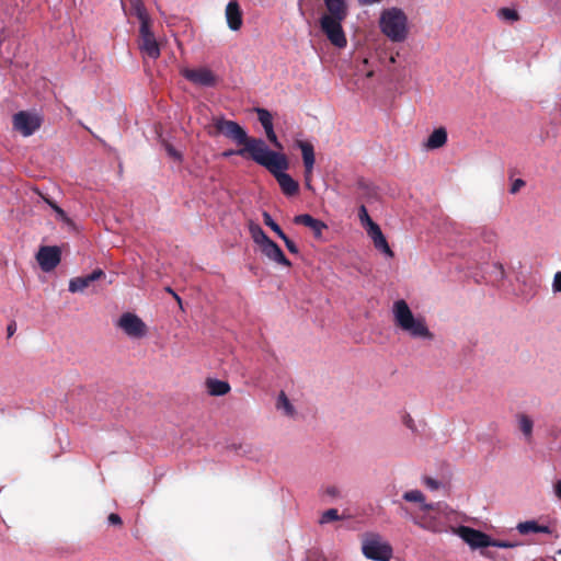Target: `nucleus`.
<instances>
[{
  "label": "nucleus",
  "mask_w": 561,
  "mask_h": 561,
  "mask_svg": "<svg viewBox=\"0 0 561 561\" xmlns=\"http://www.w3.org/2000/svg\"><path fill=\"white\" fill-rule=\"evenodd\" d=\"M392 312L396 325L407 332L411 337L423 340L434 339L433 333L427 328L425 319L423 317H414L405 300L400 299L394 301Z\"/></svg>",
  "instance_id": "nucleus-1"
},
{
  "label": "nucleus",
  "mask_w": 561,
  "mask_h": 561,
  "mask_svg": "<svg viewBox=\"0 0 561 561\" xmlns=\"http://www.w3.org/2000/svg\"><path fill=\"white\" fill-rule=\"evenodd\" d=\"M379 27L381 33L393 43H402L409 34L408 16L399 8L385 9L380 13Z\"/></svg>",
  "instance_id": "nucleus-2"
},
{
  "label": "nucleus",
  "mask_w": 561,
  "mask_h": 561,
  "mask_svg": "<svg viewBox=\"0 0 561 561\" xmlns=\"http://www.w3.org/2000/svg\"><path fill=\"white\" fill-rule=\"evenodd\" d=\"M402 499L407 502L417 503L420 505V511L424 513L423 515H419L410 511L402 503L397 502L400 511L404 514V516L411 518L412 522L419 527L431 529L432 520L425 514L430 511H433L435 508V504L426 503L425 495L420 490L407 491L403 493Z\"/></svg>",
  "instance_id": "nucleus-3"
},
{
  "label": "nucleus",
  "mask_w": 561,
  "mask_h": 561,
  "mask_svg": "<svg viewBox=\"0 0 561 561\" xmlns=\"http://www.w3.org/2000/svg\"><path fill=\"white\" fill-rule=\"evenodd\" d=\"M213 126L215 128V133H209L210 135H224L234 141L238 146L243 147L250 137L245 129L237 122L226 119L225 117H214Z\"/></svg>",
  "instance_id": "nucleus-4"
},
{
  "label": "nucleus",
  "mask_w": 561,
  "mask_h": 561,
  "mask_svg": "<svg viewBox=\"0 0 561 561\" xmlns=\"http://www.w3.org/2000/svg\"><path fill=\"white\" fill-rule=\"evenodd\" d=\"M363 554L374 561H390L392 547L382 541L378 535L367 536L362 546Z\"/></svg>",
  "instance_id": "nucleus-5"
},
{
  "label": "nucleus",
  "mask_w": 561,
  "mask_h": 561,
  "mask_svg": "<svg viewBox=\"0 0 561 561\" xmlns=\"http://www.w3.org/2000/svg\"><path fill=\"white\" fill-rule=\"evenodd\" d=\"M345 19H337L330 15H322L320 18V28L327 36L329 42L337 47L344 48L347 44L345 33L342 27V23Z\"/></svg>",
  "instance_id": "nucleus-6"
},
{
  "label": "nucleus",
  "mask_w": 561,
  "mask_h": 561,
  "mask_svg": "<svg viewBox=\"0 0 561 561\" xmlns=\"http://www.w3.org/2000/svg\"><path fill=\"white\" fill-rule=\"evenodd\" d=\"M42 123V116L35 112L20 111L12 118L13 128L24 137L33 135Z\"/></svg>",
  "instance_id": "nucleus-7"
},
{
  "label": "nucleus",
  "mask_w": 561,
  "mask_h": 561,
  "mask_svg": "<svg viewBox=\"0 0 561 561\" xmlns=\"http://www.w3.org/2000/svg\"><path fill=\"white\" fill-rule=\"evenodd\" d=\"M273 151L268 149L265 141L261 138L249 137L241 149H238V156L247 154L261 165L262 160H266Z\"/></svg>",
  "instance_id": "nucleus-8"
},
{
  "label": "nucleus",
  "mask_w": 561,
  "mask_h": 561,
  "mask_svg": "<svg viewBox=\"0 0 561 561\" xmlns=\"http://www.w3.org/2000/svg\"><path fill=\"white\" fill-rule=\"evenodd\" d=\"M117 327L133 339H141L147 334L146 323L131 312L123 313L118 319Z\"/></svg>",
  "instance_id": "nucleus-9"
},
{
  "label": "nucleus",
  "mask_w": 561,
  "mask_h": 561,
  "mask_svg": "<svg viewBox=\"0 0 561 561\" xmlns=\"http://www.w3.org/2000/svg\"><path fill=\"white\" fill-rule=\"evenodd\" d=\"M296 147H298L301 150L302 156V162H304V176H305V184L307 188H311V180H312V173L313 168L316 163V156H314V148L313 145L306 140H299L297 139L295 141Z\"/></svg>",
  "instance_id": "nucleus-10"
},
{
  "label": "nucleus",
  "mask_w": 561,
  "mask_h": 561,
  "mask_svg": "<svg viewBox=\"0 0 561 561\" xmlns=\"http://www.w3.org/2000/svg\"><path fill=\"white\" fill-rule=\"evenodd\" d=\"M36 260L44 272H50L61 261V250L57 245H43L39 248Z\"/></svg>",
  "instance_id": "nucleus-11"
},
{
  "label": "nucleus",
  "mask_w": 561,
  "mask_h": 561,
  "mask_svg": "<svg viewBox=\"0 0 561 561\" xmlns=\"http://www.w3.org/2000/svg\"><path fill=\"white\" fill-rule=\"evenodd\" d=\"M457 534L472 549L490 547L491 537L481 530L468 526H459Z\"/></svg>",
  "instance_id": "nucleus-12"
},
{
  "label": "nucleus",
  "mask_w": 561,
  "mask_h": 561,
  "mask_svg": "<svg viewBox=\"0 0 561 561\" xmlns=\"http://www.w3.org/2000/svg\"><path fill=\"white\" fill-rule=\"evenodd\" d=\"M182 76L192 83L201 87H214L217 83V78L214 72L206 68L201 67L196 69L184 68L181 71Z\"/></svg>",
  "instance_id": "nucleus-13"
},
{
  "label": "nucleus",
  "mask_w": 561,
  "mask_h": 561,
  "mask_svg": "<svg viewBox=\"0 0 561 561\" xmlns=\"http://www.w3.org/2000/svg\"><path fill=\"white\" fill-rule=\"evenodd\" d=\"M139 48L149 58L157 59L160 56L159 44L151 32L150 25H140L139 27Z\"/></svg>",
  "instance_id": "nucleus-14"
},
{
  "label": "nucleus",
  "mask_w": 561,
  "mask_h": 561,
  "mask_svg": "<svg viewBox=\"0 0 561 561\" xmlns=\"http://www.w3.org/2000/svg\"><path fill=\"white\" fill-rule=\"evenodd\" d=\"M261 252L268 257L271 261L284 265L286 267H290V261L285 256L284 252L279 248V245L274 242L272 239H268L261 247Z\"/></svg>",
  "instance_id": "nucleus-15"
},
{
  "label": "nucleus",
  "mask_w": 561,
  "mask_h": 561,
  "mask_svg": "<svg viewBox=\"0 0 561 561\" xmlns=\"http://www.w3.org/2000/svg\"><path fill=\"white\" fill-rule=\"evenodd\" d=\"M261 165L266 168L275 178L276 174L285 173L288 169L289 162L284 153L273 151L266 160L261 161Z\"/></svg>",
  "instance_id": "nucleus-16"
},
{
  "label": "nucleus",
  "mask_w": 561,
  "mask_h": 561,
  "mask_svg": "<svg viewBox=\"0 0 561 561\" xmlns=\"http://www.w3.org/2000/svg\"><path fill=\"white\" fill-rule=\"evenodd\" d=\"M104 276H105V273L101 268H96L89 275L71 278L69 282V291L82 293L93 282L101 279Z\"/></svg>",
  "instance_id": "nucleus-17"
},
{
  "label": "nucleus",
  "mask_w": 561,
  "mask_h": 561,
  "mask_svg": "<svg viewBox=\"0 0 561 561\" xmlns=\"http://www.w3.org/2000/svg\"><path fill=\"white\" fill-rule=\"evenodd\" d=\"M367 234L373 240L374 247L385 253L389 257H393L394 253L390 249L386 237L383 236L380 227L376 222H371L370 227L367 228Z\"/></svg>",
  "instance_id": "nucleus-18"
},
{
  "label": "nucleus",
  "mask_w": 561,
  "mask_h": 561,
  "mask_svg": "<svg viewBox=\"0 0 561 561\" xmlns=\"http://www.w3.org/2000/svg\"><path fill=\"white\" fill-rule=\"evenodd\" d=\"M294 222L296 225H301L311 229L313 236L318 239L322 237L323 230L328 228L327 224H324L322 220L313 218L309 214H301L295 216Z\"/></svg>",
  "instance_id": "nucleus-19"
},
{
  "label": "nucleus",
  "mask_w": 561,
  "mask_h": 561,
  "mask_svg": "<svg viewBox=\"0 0 561 561\" xmlns=\"http://www.w3.org/2000/svg\"><path fill=\"white\" fill-rule=\"evenodd\" d=\"M226 20L231 31H239L242 26V11L236 0L228 2L226 7Z\"/></svg>",
  "instance_id": "nucleus-20"
},
{
  "label": "nucleus",
  "mask_w": 561,
  "mask_h": 561,
  "mask_svg": "<svg viewBox=\"0 0 561 561\" xmlns=\"http://www.w3.org/2000/svg\"><path fill=\"white\" fill-rule=\"evenodd\" d=\"M327 13L323 15H330L337 19H346L348 14V7L346 0H324Z\"/></svg>",
  "instance_id": "nucleus-21"
},
{
  "label": "nucleus",
  "mask_w": 561,
  "mask_h": 561,
  "mask_svg": "<svg viewBox=\"0 0 561 561\" xmlns=\"http://www.w3.org/2000/svg\"><path fill=\"white\" fill-rule=\"evenodd\" d=\"M276 181L286 196H294L299 191V184L288 173L276 174Z\"/></svg>",
  "instance_id": "nucleus-22"
},
{
  "label": "nucleus",
  "mask_w": 561,
  "mask_h": 561,
  "mask_svg": "<svg viewBox=\"0 0 561 561\" xmlns=\"http://www.w3.org/2000/svg\"><path fill=\"white\" fill-rule=\"evenodd\" d=\"M130 14H134L140 25H150L151 20L142 0H128Z\"/></svg>",
  "instance_id": "nucleus-23"
},
{
  "label": "nucleus",
  "mask_w": 561,
  "mask_h": 561,
  "mask_svg": "<svg viewBox=\"0 0 561 561\" xmlns=\"http://www.w3.org/2000/svg\"><path fill=\"white\" fill-rule=\"evenodd\" d=\"M447 141V131L444 127L435 129L425 144V147L430 150L438 149L443 147Z\"/></svg>",
  "instance_id": "nucleus-24"
},
{
  "label": "nucleus",
  "mask_w": 561,
  "mask_h": 561,
  "mask_svg": "<svg viewBox=\"0 0 561 561\" xmlns=\"http://www.w3.org/2000/svg\"><path fill=\"white\" fill-rule=\"evenodd\" d=\"M34 192L55 211L56 218L67 225H72V220L67 216L65 210L60 208L48 195L42 193L38 188H34Z\"/></svg>",
  "instance_id": "nucleus-25"
},
{
  "label": "nucleus",
  "mask_w": 561,
  "mask_h": 561,
  "mask_svg": "<svg viewBox=\"0 0 561 561\" xmlns=\"http://www.w3.org/2000/svg\"><path fill=\"white\" fill-rule=\"evenodd\" d=\"M517 530L522 535H528L530 533H542L550 534L551 529L549 526L539 525L536 520H526L517 525Z\"/></svg>",
  "instance_id": "nucleus-26"
},
{
  "label": "nucleus",
  "mask_w": 561,
  "mask_h": 561,
  "mask_svg": "<svg viewBox=\"0 0 561 561\" xmlns=\"http://www.w3.org/2000/svg\"><path fill=\"white\" fill-rule=\"evenodd\" d=\"M206 385L207 390L211 396H225L230 391V385L227 381L208 379Z\"/></svg>",
  "instance_id": "nucleus-27"
},
{
  "label": "nucleus",
  "mask_w": 561,
  "mask_h": 561,
  "mask_svg": "<svg viewBox=\"0 0 561 561\" xmlns=\"http://www.w3.org/2000/svg\"><path fill=\"white\" fill-rule=\"evenodd\" d=\"M249 230L253 241L259 247H261L264 242H266L270 239L257 224L250 222Z\"/></svg>",
  "instance_id": "nucleus-28"
},
{
  "label": "nucleus",
  "mask_w": 561,
  "mask_h": 561,
  "mask_svg": "<svg viewBox=\"0 0 561 561\" xmlns=\"http://www.w3.org/2000/svg\"><path fill=\"white\" fill-rule=\"evenodd\" d=\"M276 408L278 410H284L285 414L288 416H293L295 414V409L284 391L278 396Z\"/></svg>",
  "instance_id": "nucleus-29"
},
{
  "label": "nucleus",
  "mask_w": 561,
  "mask_h": 561,
  "mask_svg": "<svg viewBox=\"0 0 561 561\" xmlns=\"http://www.w3.org/2000/svg\"><path fill=\"white\" fill-rule=\"evenodd\" d=\"M518 422H519V430L523 432V434L527 438H530L531 434H533V426H534L533 420L526 414H520V415H518Z\"/></svg>",
  "instance_id": "nucleus-30"
},
{
  "label": "nucleus",
  "mask_w": 561,
  "mask_h": 561,
  "mask_svg": "<svg viewBox=\"0 0 561 561\" xmlns=\"http://www.w3.org/2000/svg\"><path fill=\"white\" fill-rule=\"evenodd\" d=\"M497 16L508 22H517L520 20L519 13L515 9L511 8H501L497 11Z\"/></svg>",
  "instance_id": "nucleus-31"
},
{
  "label": "nucleus",
  "mask_w": 561,
  "mask_h": 561,
  "mask_svg": "<svg viewBox=\"0 0 561 561\" xmlns=\"http://www.w3.org/2000/svg\"><path fill=\"white\" fill-rule=\"evenodd\" d=\"M257 118L264 130L273 126L272 114L265 108H256Z\"/></svg>",
  "instance_id": "nucleus-32"
},
{
  "label": "nucleus",
  "mask_w": 561,
  "mask_h": 561,
  "mask_svg": "<svg viewBox=\"0 0 561 561\" xmlns=\"http://www.w3.org/2000/svg\"><path fill=\"white\" fill-rule=\"evenodd\" d=\"M263 221L264 224L270 227L279 238L284 237V231L282 228L273 220L271 215L267 211H263Z\"/></svg>",
  "instance_id": "nucleus-33"
},
{
  "label": "nucleus",
  "mask_w": 561,
  "mask_h": 561,
  "mask_svg": "<svg viewBox=\"0 0 561 561\" xmlns=\"http://www.w3.org/2000/svg\"><path fill=\"white\" fill-rule=\"evenodd\" d=\"M340 519V515H339V512L336 508H330L328 511H325L321 518H320V523L321 524H327V523H331V522H335V520H339Z\"/></svg>",
  "instance_id": "nucleus-34"
},
{
  "label": "nucleus",
  "mask_w": 561,
  "mask_h": 561,
  "mask_svg": "<svg viewBox=\"0 0 561 561\" xmlns=\"http://www.w3.org/2000/svg\"><path fill=\"white\" fill-rule=\"evenodd\" d=\"M164 149L170 158L181 163L183 161V154L176 150L171 144L164 142Z\"/></svg>",
  "instance_id": "nucleus-35"
},
{
  "label": "nucleus",
  "mask_w": 561,
  "mask_h": 561,
  "mask_svg": "<svg viewBox=\"0 0 561 561\" xmlns=\"http://www.w3.org/2000/svg\"><path fill=\"white\" fill-rule=\"evenodd\" d=\"M358 217L360 222L363 225H366L367 228L370 227L371 222H374L370 216L368 215L367 208L364 205L359 207Z\"/></svg>",
  "instance_id": "nucleus-36"
},
{
  "label": "nucleus",
  "mask_w": 561,
  "mask_h": 561,
  "mask_svg": "<svg viewBox=\"0 0 561 561\" xmlns=\"http://www.w3.org/2000/svg\"><path fill=\"white\" fill-rule=\"evenodd\" d=\"M265 134H266V137L267 139L271 141L272 145H274L276 148L278 149H283V146L280 145V142L278 141L277 139V136L274 131V128L273 126L265 129Z\"/></svg>",
  "instance_id": "nucleus-37"
},
{
  "label": "nucleus",
  "mask_w": 561,
  "mask_h": 561,
  "mask_svg": "<svg viewBox=\"0 0 561 561\" xmlns=\"http://www.w3.org/2000/svg\"><path fill=\"white\" fill-rule=\"evenodd\" d=\"M490 547H496V548H514L516 547V543H513L511 541H506V540H500V539H493L491 538L490 539Z\"/></svg>",
  "instance_id": "nucleus-38"
},
{
  "label": "nucleus",
  "mask_w": 561,
  "mask_h": 561,
  "mask_svg": "<svg viewBox=\"0 0 561 561\" xmlns=\"http://www.w3.org/2000/svg\"><path fill=\"white\" fill-rule=\"evenodd\" d=\"M280 239L284 241L287 250L293 253V254H297L299 252V249L298 247L296 245V243L290 240L285 233H284V237H280Z\"/></svg>",
  "instance_id": "nucleus-39"
},
{
  "label": "nucleus",
  "mask_w": 561,
  "mask_h": 561,
  "mask_svg": "<svg viewBox=\"0 0 561 561\" xmlns=\"http://www.w3.org/2000/svg\"><path fill=\"white\" fill-rule=\"evenodd\" d=\"M525 184H526V183H525V181H524V180H522V179H516V180L513 182V184H512V186H511L510 192H511L512 194H516V193H517L522 187H524V186H525Z\"/></svg>",
  "instance_id": "nucleus-40"
},
{
  "label": "nucleus",
  "mask_w": 561,
  "mask_h": 561,
  "mask_svg": "<svg viewBox=\"0 0 561 561\" xmlns=\"http://www.w3.org/2000/svg\"><path fill=\"white\" fill-rule=\"evenodd\" d=\"M552 288L554 291L561 293V272L556 273Z\"/></svg>",
  "instance_id": "nucleus-41"
},
{
  "label": "nucleus",
  "mask_w": 561,
  "mask_h": 561,
  "mask_svg": "<svg viewBox=\"0 0 561 561\" xmlns=\"http://www.w3.org/2000/svg\"><path fill=\"white\" fill-rule=\"evenodd\" d=\"M424 483L426 484L427 488H430L432 490H437L440 485V483L437 480L430 478V477H426L424 479Z\"/></svg>",
  "instance_id": "nucleus-42"
},
{
  "label": "nucleus",
  "mask_w": 561,
  "mask_h": 561,
  "mask_svg": "<svg viewBox=\"0 0 561 561\" xmlns=\"http://www.w3.org/2000/svg\"><path fill=\"white\" fill-rule=\"evenodd\" d=\"M108 523L111 525H122V518L119 517V515L112 513L108 515Z\"/></svg>",
  "instance_id": "nucleus-43"
},
{
  "label": "nucleus",
  "mask_w": 561,
  "mask_h": 561,
  "mask_svg": "<svg viewBox=\"0 0 561 561\" xmlns=\"http://www.w3.org/2000/svg\"><path fill=\"white\" fill-rule=\"evenodd\" d=\"M403 423L407 427L411 428V430H414L415 428V424H414V421L413 419L408 414L404 416L403 419Z\"/></svg>",
  "instance_id": "nucleus-44"
},
{
  "label": "nucleus",
  "mask_w": 561,
  "mask_h": 561,
  "mask_svg": "<svg viewBox=\"0 0 561 561\" xmlns=\"http://www.w3.org/2000/svg\"><path fill=\"white\" fill-rule=\"evenodd\" d=\"M15 330H16V324H15V322L10 323V324L8 325V328H7L8 336H9V337H11V336L14 334Z\"/></svg>",
  "instance_id": "nucleus-45"
},
{
  "label": "nucleus",
  "mask_w": 561,
  "mask_h": 561,
  "mask_svg": "<svg viewBox=\"0 0 561 561\" xmlns=\"http://www.w3.org/2000/svg\"><path fill=\"white\" fill-rule=\"evenodd\" d=\"M327 494L330 496H336L339 494V490L336 486H330L327 489Z\"/></svg>",
  "instance_id": "nucleus-46"
},
{
  "label": "nucleus",
  "mask_w": 561,
  "mask_h": 561,
  "mask_svg": "<svg viewBox=\"0 0 561 561\" xmlns=\"http://www.w3.org/2000/svg\"><path fill=\"white\" fill-rule=\"evenodd\" d=\"M554 493L561 500V480L554 484Z\"/></svg>",
  "instance_id": "nucleus-47"
},
{
  "label": "nucleus",
  "mask_w": 561,
  "mask_h": 561,
  "mask_svg": "<svg viewBox=\"0 0 561 561\" xmlns=\"http://www.w3.org/2000/svg\"><path fill=\"white\" fill-rule=\"evenodd\" d=\"M233 154H238V150L228 149V150H226V151H224V152L221 153V156H222L224 158H229V157H231V156H233Z\"/></svg>",
  "instance_id": "nucleus-48"
},
{
  "label": "nucleus",
  "mask_w": 561,
  "mask_h": 561,
  "mask_svg": "<svg viewBox=\"0 0 561 561\" xmlns=\"http://www.w3.org/2000/svg\"><path fill=\"white\" fill-rule=\"evenodd\" d=\"M173 297H174V299L178 300L179 304H181V298L179 297V295L176 293L173 294Z\"/></svg>",
  "instance_id": "nucleus-49"
},
{
  "label": "nucleus",
  "mask_w": 561,
  "mask_h": 561,
  "mask_svg": "<svg viewBox=\"0 0 561 561\" xmlns=\"http://www.w3.org/2000/svg\"><path fill=\"white\" fill-rule=\"evenodd\" d=\"M374 76V71L373 70H369L367 73H366V77L367 78H371Z\"/></svg>",
  "instance_id": "nucleus-50"
},
{
  "label": "nucleus",
  "mask_w": 561,
  "mask_h": 561,
  "mask_svg": "<svg viewBox=\"0 0 561 561\" xmlns=\"http://www.w3.org/2000/svg\"><path fill=\"white\" fill-rule=\"evenodd\" d=\"M165 290L172 295L174 294V291L170 287H167Z\"/></svg>",
  "instance_id": "nucleus-51"
},
{
  "label": "nucleus",
  "mask_w": 561,
  "mask_h": 561,
  "mask_svg": "<svg viewBox=\"0 0 561 561\" xmlns=\"http://www.w3.org/2000/svg\"><path fill=\"white\" fill-rule=\"evenodd\" d=\"M367 64H368V60L365 58V59L363 60V65L365 66V65H367Z\"/></svg>",
  "instance_id": "nucleus-52"
},
{
  "label": "nucleus",
  "mask_w": 561,
  "mask_h": 561,
  "mask_svg": "<svg viewBox=\"0 0 561 561\" xmlns=\"http://www.w3.org/2000/svg\"><path fill=\"white\" fill-rule=\"evenodd\" d=\"M390 61H391V62H396V58H394V57H391V58H390Z\"/></svg>",
  "instance_id": "nucleus-53"
}]
</instances>
